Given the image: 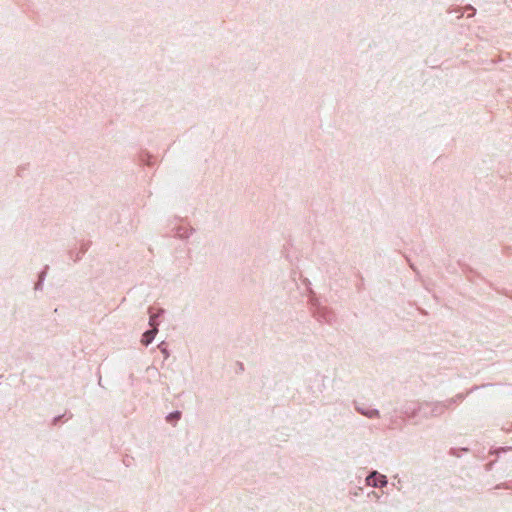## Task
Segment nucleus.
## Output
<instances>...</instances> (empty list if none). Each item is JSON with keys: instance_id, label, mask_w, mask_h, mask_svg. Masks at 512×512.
<instances>
[{"instance_id": "1", "label": "nucleus", "mask_w": 512, "mask_h": 512, "mask_svg": "<svg viewBox=\"0 0 512 512\" xmlns=\"http://www.w3.org/2000/svg\"><path fill=\"white\" fill-rule=\"evenodd\" d=\"M367 483L371 486H384L387 482L385 476L378 474L377 472H373L371 475L367 477Z\"/></svg>"}, {"instance_id": "2", "label": "nucleus", "mask_w": 512, "mask_h": 512, "mask_svg": "<svg viewBox=\"0 0 512 512\" xmlns=\"http://www.w3.org/2000/svg\"><path fill=\"white\" fill-rule=\"evenodd\" d=\"M155 333H156V328L146 331L143 334V337L141 339L142 344H144L145 346L149 345L152 342V340L154 339Z\"/></svg>"}, {"instance_id": "3", "label": "nucleus", "mask_w": 512, "mask_h": 512, "mask_svg": "<svg viewBox=\"0 0 512 512\" xmlns=\"http://www.w3.org/2000/svg\"><path fill=\"white\" fill-rule=\"evenodd\" d=\"M179 415H180V414H179L178 412H177V413H175V414H170V415H169V417H168V419H171V418H178V417H179Z\"/></svg>"}]
</instances>
